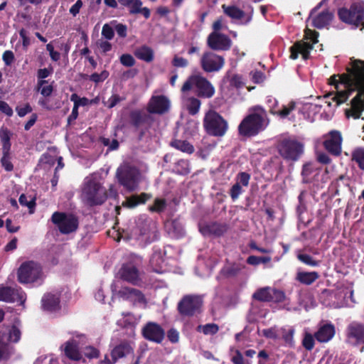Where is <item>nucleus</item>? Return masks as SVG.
Returning a JSON list of instances; mask_svg holds the SVG:
<instances>
[{
  "mask_svg": "<svg viewBox=\"0 0 364 364\" xmlns=\"http://www.w3.org/2000/svg\"><path fill=\"white\" fill-rule=\"evenodd\" d=\"M271 261L270 257H258L250 255L247 258V263L250 265L257 266L261 263L267 264Z\"/></svg>",
  "mask_w": 364,
  "mask_h": 364,
  "instance_id": "49530a36",
  "label": "nucleus"
},
{
  "mask_svg": "<svg viewBox=\"0 0 364 364\" xmlns=\"http://www.w3.org/2000/svg\"><path fill=\"white\" fill-rule=\"evenodd\" d=\"M335 333V326L332 323H326L319 327L314 337L320 343H326L334 336Z\"/></svg>",
  "mask_w": 364,
  "mask_h": 364,
  "instance_id": "4be33fe9",
  "label": "nucleus"
},
{
  "mask_svg": "<svg viewBox=\"0 0 364 364\" xmlns=\"http://www.w3.org/2000/svg\"><path fill=\"white\" fill-rule=\"evenodd\" d=\"M121 276L124 280L133 284H136L139 280V272L132 264H125L122 267Z\"/></svg>",
  "mask_w": 364,
  "mask_h": 364,
  "instance_id": "bb28decb",
  "label": "nucleus"
},
{
  "mask_svg": "<svg viewBox=\"0 0 364 364\" xmlns=\"http://www.w3.org/2000/svg\"><path fill=\"white\" fill-rule=\"evenodd\" d=\"M225 64L223 57L211 52L203 53L200 59L202 69L207 73L219 71Z\"/></svg>",
  "mask_w": 364,
  "mask_h": 364,
  "instance_id": "dca6fc26",
  "label": "nucleus"
},
{
  "mask_svg": "<svg viewBox=\"0 0 364 364\" xmlns=\"http://www.w3.org/2000/svg\"><path fill=\"white\" fill-rule=\"evenodd\" d=\"M120 63L126 67H132L135 64V60L130 54H123L120 57Z\"/></svg>",
  "mask_w": 364,
  "mask_h": 364,
  "instance_id": "e2e57ef3",
  "label": "nucleus"
},
{
  "mask_svg": "<svg viewBox=\"0 0 364 364\" xmlns=\"http://www.w3.org/2000/svg\"><path fill=\"white\" fill-rule=\"evenodd\" d=\"M19 203L21 205L26 206L29 209L33 208L36 205L34 198L30 196V200H28V197L24 194L20 196Z\"/></svg>",
  "mask_w": 364,
  "mask_h": 364,
  "instance_id": "052dcab7",
  "label": "nucleus"
},
{
  "mask_svg": "<svg viewBox=\"0 0 364 364\" xmlns=\"http://www.w3.org/2000/svg\"><path fill=\"white\" fill-rule=\"evenodd\" d=\"M64 352L65 355L70 359L79 360L81 358L77 343L73 340L68 341L65 343Z\"/></svg>",
  "mask_w": 364,
  "mask_h": 364,
  "instance_id": "c756f323",
  "label": "nucleus"
},
{
  "mask_svg": "<svg viewBox=\"0 0 364 364\" xmlns=\"http://www.w3.org/2000/svg\"><path fill=\"white\" fill-rule=\"evenodd\" d=\"M173 166L171 168L172 172L178 174L186 176L191 173L190 162L187 159H174Z\"/></svg>",
  "mask_w": 364,
  "mask_h": 364,
  "instance_id": "c85d7f7f",
  "label": "nucleus"
},
{
  "mask_svg": "<svg viewBox=\"0 0 364 364\" xmlns=\"http://www.w3.org/2000/svg\"><path fill=\"white\" fill-rule=\"evenodd\" d=\"M139 176V171L127 165L120 166L117 171V177L119 183L129 191L136 189Z\"/></svg>",
  "mask_w": 364,
  "mask_h": 364,
  "instance_id": "9b49d317",
  "label": "nucleus"
},
{
  "mask_svg": "<svg viewBox=\"0 0 364 364\" xmlns=\"http://www.w3.org/2000/svg\"><path fill=\"white\" fill-rule=\"evenodd\" d=\"M70 100L74 102V105L77 108L80 106H86L90 105V100L86 97H79L77 94H73Z\"/></svg>",
  "mask_w": 364,
  "mask_h": 364,
  "instance_id": "864d4df0",
  "label": "nucleus"
},
{
  "mask_svg": "<svg viewBox=\"0 0 364 364\" xmlns=\"http://www.w3.org/2000/svg\"><path fill=\"white\" fill-rule=\"evenodd\" d=\"M305 39L310 40V42L299 41L290 47V58L297 59L299 54L302 55L304 60H308L310 57V52L314 48V44L318 42V33L311 29H306Z\"/></svg>",
  "mask_w": 364,
  "mask_h": 364,
  "instance_id": "6e6552de",
  "label": "nucleus"
},
{
  "mask_svg": "<svg viewBox=\"0 0 364 364\" xmlns=\"http://www.w3.org/2000/svg\"><path fill=\"white\" fill-rule=\"evenodd\" d=\"M242 193V188L240 183H235L230 190V195L233 200L238 198L239 196Z\"/></svg>",
  "mask_w": 364,
  "mask_h": 364,
  "instance_id": "13d9d810",
  "label": "nucleus"
},
{
  "mask_svg": "<svg viewBox=\"0 0 364 364\" xmlns=\"http://www.w3.org/2000/svg\"><path fill=\"white\" fill-rule=\"evenodd\" d=\"M250 180V175L247 172H240L237 176V182L240 185L247 186Z\"/></svg>",
  "mask_w": 364,
  "mask_h": 364,
  "instance_id": "680f3d73",
  "label": "nucleus"
},
{
  "mask_svg": "<svg viewBox=\"0 0 364 364\" xmlns=\"http://www.w3.org/2000/svg\"><path fill=\"white\" fill-rule=\"evenodd\" d=\"M230 85L235 88H241L244 85L242 77L238 74H234L230 79Z\"/></svg>",
  "mask_w": 364,
  "mask_h": 364,
  "instance_id": "4d7b16f0",
  "label": "nucleus"
},
{
  "mask_svg": "<svg viewBox=\"0 0 364 364\" xmlns=\"http://www.w3.org/2000/svg\"><path fill=\"white\" fill-rule=\"evenodd\" d=\"M195 89L197 97L200 98H211L215 95V87L205 77L197 74L191 75L183 83L181 87L182 92H187Z\"/></svg>",
  "mask_w": 364,
  "mask_h": 364,
  "instance_id": "20e7f679",
  "label": "nucleus"
},
{
  "mask_svg": "<svg viewBox=\"0 0 364 364\" xmlns=\"http://www.w3.org/2000/svg\"><path fill=\"white\" fill-rule=\"evenodd\" d=\"M223 8L224 9L225 14L233 19L240 20L245 15V13L242 10L235 6L225 7V6L223 5Z\"/></svg>",
  "mask_w": 364,
  "mask_h": 364,
  "instance_id": "f704fd0d",
  "label": "nucleus"
},
{
  "mask_svg": "<svg viewBox=\"0 0 364 364\" xmlns=\"http://www.w3.org/2000/svg\"><path fill=\"white\" fill-rule=\"evenodd\" d=\"M203 299L195 294H187L182 297L177 305V310L182 316L191 317L201 312Z\"/></svg>",
  "mask_w": 364,
  "mask_h": 364,
  "instance_id": "9d476101",
  "label": "nucleus"
},
{
  "mask_svg": "<svg viewBox=\"0 0 364 364\" xmlns=\"http://www.w3.org/2000/svg\"><path fill=\"white\" fill-rule=\"evenodd\" d=\"M296 108V103L294 101H291L288 105H283L282 109L279 111H275L274 107H271L270 113L272 114H277L281 118H286L293 110Z\"/></svg>",
  "mask_w": 364,
  "mask_h": 364,
  "instance_id": "4c0bfd02",
  "label": "nucleus"
},
{
  "mask_svg": "<svg viewBox=\"0 0 364 364\" xmlns=\"http://www.w3.org/2000/svg\"><path fill=\"white\" fill-rule=\"evenodd\" d=\"M318 278L319 274L317 272H298L295 279L302 284L309 286Z\"/></svg>",
  "mask_w": 364,
  "mask_h": 364,
  "instance_id": "cd10ccee",
  "label": "nucleus"
},
{
  "mask_svg": "<svg viewBox=\"0 0 364 364\" xmlns=\"http://www.w3.org/2000/svg\"><path fill=\"white\" fill-rule=\"evenodd\" d=\"M360 70H363V71L360 72L362 73L361 75H363V77H364V60L360 59H356L354 57H352L350 58V61L346 67L345 73L337 75L334 74L330 77L328 80V83L331 85H333L336 89V92L334 95V96L337 94L338 91H340L338 90L340 84L344 86V90H348L349 89L348 85L346 83L343 82L345 75L347 76L350 71Z\"/></svg>",
  "mask_w": 364,
  "mask_h": 364,
  "instance_id": "f8f14e48",
  "label": "nucleus"
},
{
  "mask_svg": "<svg viewBox=\"0 0 364 364\" xmlns=\"http://www.w3.org/2000/svg\"><path fill=\"white\" fill-rule=\"evenodd\" d=\"M122 292L136 304H144V297L141 292L136 289L124 287Z\"/></svg>",
  "mask_w": 364,
  "mask_h": 364,
  "instance_id": "2f4dec72",
  "label": "nucleus"
},
{
  "mask_svg": "<svg viewBox=\"0 0 364 364\" xmlns=\"http://www.w3.org/2000/svg\"><path fill=\"white\" fill-rule=\"evenodd\" d=\"M51 220L63 234L75 232L79 224L78 219L75 215L60 212H55L52 215Z\"/></svg>",
  "mask_w": 364,
  "mask_h": 364,
  "instance_id": "ddd939ff",
  "label": "nucleus"
},
{
  "mask_svg": "<svg viewBox=\"0 0 364 364\" xmlns=\"http://www.w3.org/2000/svg\"><path fill=\"white\" fill-rule=\"evenodd\" d=\"M339 20L355 27L364 26V3L353 2L349 8L341 7L338 10Z\"/></svg>",
  "mask_w": 364,
  "mask_h": 364,
  "instance_id": "423d86ee",
  "label": "nucleus"
},
{
  "mask_svg": "<svg viewBox=\"0 0 364 364\" xmlns=\"http://www.w3.org/2000/svg\"><path fill=\"white\" fill-rule=\"evenodd\" d=\"M333 16V12L328 9H325L312 18V26L318 29L323 28L331 23Z\"/></svg>",
  "mask_w": 364,
  "mask_h": 364,
  "instance_id": "5701e85b",
  "label": "nucleus"
},
{
  "mask_svg": "<svg viewBox=\"0 0 364 364\" xmlns=\"http://www.w3.org/2000/svg\"><path fill=\"white\" fill-rule=\"evenodd\" d=\"M152 222L151 220L139 218L137 222V228L141 235H146L151 230Z\"/></svg>",
  "mask_w": 364,
  "mask_h": 364,
  "instance_id": "c03bdc74",
  "label": "nucleus"
},
{
  "mask_svg": "<svg viewBox=\"0 0 364 364\" xmlns=\"http://www.w3.org/2000/svg\"><path fill=\"white\" fill-rule=\"evenodd\" d=\"M134 55L137 58L146 62L151 61L154 57L152 50L148 47H141L138 48L134 52Z\"/></svg>",
  "mask_w": 364,
  "mask_h": 364,
  "instance_id": "58836bf2",
  "label": "nucleus"
},
{
  "mask_svg": "<svg viewBox=\"0 0 364 364\" xmlns=\"http://www.w3.org/2000/svg\"><path fill=\"white\" fill-rule=\"evenodd\" d=\"M42 279V268L34 261L23 262L17 270V279L21 284L34 283Z\"/></svg>",
  "mask_w": 364,
  "mask_h": 364,
  "instance_id": "1a4fd4ad",
  "label": "nucleus"
},
{
  "mask_svg": "<svg viewBox=\"0 0 364 364\" xmlns=\"http://www.w3.org/2000/svg\"><path fill=\"white\" fill-rule=\"evenodd\" d=\"M122 4L127 6L131 14H142L146 18L150 16V11L146 7H142V2L140 0H125Z\"/></svg>",
  "mask_w": 364,
  "mask_h": 364,
  "instance_id": "b1692460",
  "label": "nucleus"
},
{
  "mask_svg": "<svg viewBox=\"0 0 364 364\" xmlns=\"http://www.w3.org/2000/svg\"><path fill=\"white\" fill-rule=\"evenodd\" d=\"M250 75L252 81L256 84L262 83L265 79V75L260 70H253L250 72Z\"/></svg>",
  "mask_w": 364,
  "mask_h": 364,
  "instance_id": "6e6d98bb",
  "label": "nucleus"
},
{
  "mask_svg": "<svg viewBox=\"0 0 364 364\" xmlns=\"http://www.w3.org/2000/svg\"><path fill=\"white\" fill-rule=\"evenodd\" d=\"M285 299L286 295L282 290L272 288L270 302L281 303L284 301Z\"/></svg>",
  "mask_w": 364,
  "mask_h": 364,
  "instance_id": "09e8293b",
  "label": "nucleus"
},
{
  "mask_svg": "<svg viewBox=\"0 0 364 364\" xmlns=\"http://www.w3.org/2000/svg\"><path fill=\"white\" fill-rule=\"evenodd\" d=\"M198 332H203L205 335H215L219 331V326L216 323H207L205 325H199L196 328Z\"/></svg>",
  "mask_w": 364,
  "mask_h": 364,
  "instance_id": "79ce46f5",
  "label": "nucleus"
},
{
  "mask_svg": "<svg viewBox=\"0 0 364 364\" xmlns=\"http://www.w3.org/2000/svg\"><path fill=\"white\" fill-rule=\"evenodd\" d=\"M246 265L243 262H230L226 259L225 264L220 270V274L225 278H235L244 274Z\"/></svg>",
  "mask_w": 364,
  "mask_h": 364,
  "instance_id": "6ab92c4d",
  "label": "nucleus"
},
{
  "mask_svg": "<svg viewBox=\"0 0 364 364\" xmlns=\"http://www.w3.org/2000/svg\"><path fill=\"white\" fill-rule=\"evenodd\" d=\"M346 335L355 344H364V324L357 321L351 322L347 327Z\"/></svg>",
  "mask_w": 364,
  "mask_h": 364,
  "instance_id": "aec40b11",
  "label": "nucleus"
},
{
  "mask_svg": "<svg viewBox=\"0 0 364 364\" xmlns=\"http://www.w3.org/2000/svg\"><path fill=\"white\" fill-rule=\"evenodd\" d=\"M329 138L324 140L325 149L334 156H339L342 151L343 138L339 131L332 130L328 133Z\"/></svg>",
  "mask_w": 364,
  "mask_h": 364,
  "instance_id": "f3484780",
  "label": "nucleus"
},
{
  "mask_svg": "<svg viewBox=\"0 0 364 364\" xmlns=\"http://www.w3.org/2000/svg\"><path fill=\"white\" fill-rule=\"evenodd\" d=\"M147 117L146 114H142L139 111H133L130 114L131 122L136 127H139L145 122Z\"/></svg>",
  "mask_w": 364,
  "mask_h": 364,
  "instance_id": "37998d69",
  "label": "nucleus"
},
{
  "mask_svg": "<svg viewBox=\"0 0 364 364\" xmlns=\"http://www.w3.org/2000/svg\"><path fill=\"white\" fill-rule=\"evenodd\" d=\"M2 59H3V61L4 62L5 65L7 66H9L14 63V61L15 60L14 54L11 50H6L3 53Z\"/></svg>",
  "mask_w": 364,
  "mask_h": 364,
  "instance_id": "774afa93",
  "label": "nucleus"
},
{
  "mask_svg": "<svg viewBox=\"0 0 364 364\" xmlns=\"http://www.w3.org/2000/svg\"><path fill=\"white\" fill-rule=\"evenodd\" d=\"M201 102L196 97H191L188 100L187 111L191 115H196L200 110Z\"/></svg>",
  "mask_w": 364,
  "mask_h": 364,
  "instance_id": "ea45409f",
  "label": "nucleus"
},
{
  "mask_svg": "<svg viewBox=\"0 0 364 364\" xmlns=\"http://www.w3.org/2000/svg\"><path fill=\"white\" fill-rule=\"evenodd\" d=\"M47 81L45 80H41L38 82V90L41 94L44 97L50 96L53 90V86L50 85H46Z\"/></svg>",
  "mask_w": 364,
  "mask_h": 364,
  "instance_id": "de8ad7c7",
  "label": "nucleus"
},
{
  "mask_svg": "<svg viewBox=\"0 0 364 364\" xmlns=\"http://www.w3.org/2000/svg\"><path fill=\"white\" fill-rule=\"evenodd\" d=\"M26 300V294L21 287L12 288L0 285V301L7 303L19 302L23 305Z\"/></svg>",
  "mask_w": 364,
  "mask_h": 364,
  "instance_id": "2eb2a0df",
  "label": "nucleus"
},
{
  "mask_svg": "<svg viewBox=\"0 0 364 364\" xmlns=\"http://www.w3.org/2000/svg\"><path fill=\"white\" fill-rule=\"evenodd\" d=\"M203 127L210 136L220 137L227 132L228 124L219 113L210 109L203 118Z\"/></svg>",
  "mask_w": 364,
  "mask_h": 364,
  "instance_id": "0eeeda50",
  "label": "nucleus"
},
{
  "mask_svg": "<svg viewBox=\"0 0 364 364\" xmlns=\"http://www.w3.org/2000/svg\"><path fill=\"white\" fill-rule=\"evenodd\" d=\"M297 259L302 263L311 267H317L319 265V261L315 260L311 256L307 254H299Z\"/></svg>",
  "mask_w": 364,
  "mask_h": 364,
  "instance_id": "8fccbe9b",
  "label": "nucleus"
},
{
  "mask_svg": "<svg viewBox=\"0 0 364 364\" xmlns=\"http://www.w3.org/2000/svg\"><path fill=\"white\" fill-rule=\"evenodd\" d=\"M109 76V73L106 70H103L101 73L98 74L95 73L90 76V80L96 83L102 82L106 80Z\"/></svg>",
  "mask_w": 364,
  "mask_h": 364,
  "instance_id": "bf43d9fd",
  "label": "nucleus"
},
{
  "mask_svg": "<svg viewBox=\"0 0 364 364\" xmlns=\"http://www.w3.org/2000/svg\"><path fill=\"white\" fill-rule=\"evenodd\" d=\"M83 353L89 358H95L100 355V351L92 346H86L84 348Z\"/></svg>",
  "mask_w": 364,
  "mask_h": 364,
  "instance_id": "0e129e2a",
  "label": "nucleus"
},
{
  "mask_svg": "<svg viewBox=\"0 0 364 364\" xmlns=\"http://www.w3.org/2000/svg\"><path fill=\"white\" fill-rule=\"evenodd\" d=\"M81 198L90 206L102 205L107 198V190L95 178L89 176L85 179Z\"/></svg>",
  "mask_w": 364,
  "mask_h": 364,
  "instance_id": "7ed1b4c3",
  "label": "nucleus"
},
{
  "mask_svg": "<svg viewBox=\"0 0 364 364\" xmlns=\"http://www.w3.org/2000/svg\"><path fill=\"white\" fill-rule=\"evenodd\" d=\"M227 230L228 227L225 224L217 222L205 224L200 228V232L205 237H220Z\"/></svg>",
  "mask_w": 364,
  "mask_h": 364,
  "instance_id": "412c9836",
  "label": "nucleus"
},
{
  "mask_svg": "<svg viewBox=\"0 0 364 364\" xmlns=\"http://www.w3.org/2000/svg\"><path fill=\"white\" fill-rule=\"evenodd\" d=\"M172 65L176 68H186L188 65L187 59L175 55L172 60Z\"/></svg>",
  "mask_w": 364,
  "mask_h": 364,
  "instance_id": "338daca9",
  "label": "nucleus"
},
{
  "mask_svg": "<svg viewBox=\"0 0 364 364\" xmlns=\"http://www.w3.org/2000/svg\"><path fill=\"white\" fill-rule=\"evenodd\" d=\"M252 113L247 115L238 126V132L242 136H253L264 129L267 112L260 106L252 108Z\"/></svg>",
  "mask_w": 364,
  "mask_h": 364,
  "instance_id": "f03ea898",
  "label": "nucleus"
},
{
  "mask_svg": "<svg viewBox=\"0 0 364 364\" xmlns=\"http://www.w3.org/2000/svg\"><path fill=\"white\" fill-rule=\"evenodd\" d=\"M150 198L151 196L149 194L144 193L140 195H132L130 197L127 198L124 205L128 208H132L139 204L144 203Z\"/></svg>",
  "mask_w": 364,
  "mask_h": 364,
  "instance_id": "7c9ffc66",
  "label": "nucleus"
},
{
  "mask_svg": "<svg viewBox=\"0 0 364 364\" xmlns=\"http://www.w3.org/2000/svg\"><path fill=\"white\" fill-rule=\"evenodd\" d=\"M171 146L178 150L189 154L194 152L193 146L186 140H174L171 142Z\"/></svg>",
  "mask_w": 364,
  "mask_h": 364,
  "instance_id": "e433bc0d",
  "label": "nucleus"
},
{
  "mask_svg": "<svg viewBox=\"0 0 364 364\" xmlns=\"http://www.w3.org/2000/svg\"><path fill=\"white\" fill-rule=\"evenodd\" d=\"M11 134L7 128L0 129V140L2 144V151H10L11 144L10 142Z\"/></svg>",
  "mask_w": 364,
  "mask_h": 364,
  "instance_id": "72a5a7b5",
  "label": "nucleus"
},
{
  "mask_svg": "<svg viewBox=\"0 0 364 364\" xmlns=\"http://www.w3.org/2000/svg\"><path fill=\"white\" fill-rule=\"evenodd\" d=\"M21 333L15 326H13L9 333V341L13 343H17L21 338Z\"/></svg>",
  "mask_w": 364,
  "mask_h": 364,
  "instance_id": "5fc2aeb1",
  "label": "nucleus"
},
{
  "mask_svg": "<svg viewBox=\"0 0 364 364\" xmlns=\"http://www.w3.org/2000/svg\"><path fill=\"white\" fill-rule=\"evenodd\" d=\"M144 337L149 341L159 343V326L154 322H149L142 329Z\"/></svg>",
  "mask_w": 364,
  "mask_h": 364,
  "instance_id": "a878e982",
  "label": "nucleus"
},
{
  "mask_svg": "<svg viewBox=\"0 0 364 364\" xmlns=\"http://www.w3.org/2000/svg\"><path fill=\"white\" fill-rule=\"evenodd\" d=\"M272 288L264 287L256 291L252 297L257 301L262 302H270Z\"/></svg>",
  "mask_w": 364,
  "mask_h": 364,
  "instance_id": "c9c22d12",
  "label": "nucleus"
},
{
  "mask_svg": "<svg viewBox=\"0 0 364 364\" xmlns=\"http://www.w3.org/2000/svg\"><path fill=\"white\" fill-rule=\"evenodd\" d=\"M114 30L113 28L107 23H105L102 29V36L105 37L107 40H112L114 37Z\"/></svg>",
  "mask_w": 364,
  "mask_h": 364,
  "instance_id": "69168bd1",
  "label": "nucleus"
},
{
  "mask_svg": "<svg viewBox=\"0 0 364 364\" xmlns=\"http://www.w3.org/2000/svg\"><path fill=\"white\" fill-rule=\"evenodd\" d=\"M315 337L309 332L304 333V338L301 341L302 346L308 351L314 349L315 346Z\"/></svg>",
  "mask_w": 364,
  "mask_h": 364,
  "instance_id": "a18cd8bd",
  "label": "nucleus"
},
{
  "mask_svg": "<svg viewBox=\"0 0 364 364\" xmlns=\"http://www.w3.org/2000/svg\"><path fill=\"white\" fill-rule=\"evenodd\" d=\"M1 163L6 171H11L13 170L14 166L10 160V151H2Z\"/></svg>",
  "mask_w": 364,
  "mask_h": 364,
  "instance_id": "3c124183",
  "label": "nucleus"
},
{
  "mask_svg": "<svg viewBox=\"0 0 364 364\" xmlns=\"http://www.w3.org/2000/svg\"><path fill=\"white\" fill-rule=\"evenodd\" d=\"M208 45L215 50H228L231 47L232 41L223 33L213 32L208 37Z\"/></svg>",
  "mask_w": 364,
  "mask_h": 364,
  "instance_id": "a211bd4d",
  "label": "nucleus"
},
{
  "mask_svg": "<svg viewBox=\"0 0 364 364\" xmlns=\"http://www.w3.org/2000/svg\"><path fill=\"white\" fill-rule=\"evenodd\" d=\"M148 111L150 113H159V96L154 95L148 105Z\"/></svg>",
  "mask_w": 364,
  "mask_h": 364,
  "instance_id": "603ef678",
  "label": "nucleus"
},
{
  "mask_svg": "<svg viewBox=\"0 0 364 364\" xmlns=\"http://www.w3.org/2000/svg\"><path fill=\"white\" fill-rule=\"evenodd\" d=\"M41 301L44 310L55 311L60 308V298L58 294H46L42 298Z\"/></svg>",
  "mask_w": 364,
  "mask_h": 364,
  "instance_id": "393cba45",
  "label": "nucleus"
},
{
  "mask_svg": "<svg viewBox=\"0 0 364 364\" xmlns=\"http://www.w3.org/2000/svg\"><path fill=\"white\" fill-rule=\"evenodd\" d=\"M134 353V347L129 341H123L116 345L111 350L112 359L106 355L102 361L105 364H114L119 359L125 358Z\"/></svg>",
  "mask_w": 364,
  "mask_h": 364,
  "instance_id": "4468645a",
  "label": "nucleus"
},
{
  "mask_svg": "<svg viewBox=\"0 0 364 364\" xmlns=\"http://www.w3.org/2000/svg\"><path fill=\"white\" fill-rule=\"evenodd\" d=\"M281 331L282 334V339L285 342L286 345H287L289 347H293L294 346V328L293 327H291L289 328H282Z\"/></svg>",
  "mask_w": 364,
  "mask_h": 364,
  "instance_id": "a19ab883",
  "label": "nucleus"
},
{
  "mask_svg": "<svg viewBox=\"0 0 364 364\" xmlns=\"http://www.w3.org/2000/svg\"><path fill=\"white\" fill-rule=\"evenodd\" d=\"M363 70H360L363 71ZM359 70L350 71L347 76L345 75L343 82L346 83L349 89L348 90L338 91L337 94L332 97L337 105L346 102L349 97L355 92V96L351 100V107L346 110V115L348 118L352 117L355 119H359L364 112V77Z\"/></svg>",
  "mask_w": 364,
  "mask_h": 364,
  "instance_id": "f257e3e1",
  "label": "nucleus"
},
{
  "mask_svg": "<svg viewBox=\"0 0 364 364\" xmlns=\"http://www.w3.org/2000/svg\"><path fill=\"white\" fill-rule=\"evenodd\" d=\"M277 150L284 160L295 162L303 155L304 145L295 139L284 138L278 141Z\"/></svg>",
  "mask_w": 364,
  "mask_h": 364,
  "instance_id": "39448f33",
  "label": "nucleus"
},
{
  "mask_svg": "<svg viewBox=\"0 0 364 364\" xmlns=\"http://www.w3.org/2000/svg\"><path fill=\"white\" fill-rule=\"evenodd\" d=\"M351 161L355 162L360 170L364 171V147H357L352 151Z\"/></svg>",
  "mask_w": 364,
  "mask_h": 364,
  "instance_id": "473e14b6",
  "label": "nucleus"
}]
</instances>
